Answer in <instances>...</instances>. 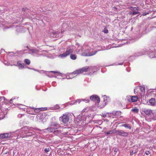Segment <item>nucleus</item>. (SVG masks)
Listing matches in <instances>:
<instances>
[{"instance_id":"f257e3e1","label":"nucleus","mask_w":156,"mask_h":156,"mask_svg":"<svg viewBox=\"0 0 156 156\" xmlns=\"http://www.w3.org/2000/svg\"><path fill=\"white\" fill-rule=\"evenodd\" d=\"M61 127L60 125L56 122H52L51 123L50 126L47 128L43 129L42 131L43 132L52 133L55 135H58L60 134L61 131L58 130V129Z\"/></svg>"},{"instance_id":"f03ea898","label":"nucleus","mask_w":156,"mask_h":156,"mask_svg":"<svg viewBox=\"0 0 156 156\" xmlns=\"http://www.w3.org/2000/svg\"><path fill=\"white\" fill-rule=\"evenodd\" d=\"M96 67L91 66H85L81 69L76 70L73 72L74 74H78L82 73L85 72H89V74L90 75H93L96 72Z\"/></svg>"},{"instance_id":"7ed1b4c3","label":"nucleus","mask_w":156,"mask_h":156,"mask_svg":"<svg viewBox=\"0 0 156 156\" xmlns=\"http://www.w3.org/2000/svg\"><path fill=\"white\" fill-rule=\"evenodd\" d=\"M135 96H131V98H138V97L146 98L147 95L145 93V88L144 86H139L136 87L134 90Z\"/></svg>"},{"instance_id":"20e7f679","label":"nucleus","mask_w":156,"mask_h":156,"mask_svg":"<svg viewBox=\"0 0 156 156\" xmlns=\"http://www.w3.org/2000/svg\"><path fill=\"white\" fill-rule=\"evenodd\" d=\"M91 100L95 103H98V107L102 108L104 107L108 102L107 98H90Z\"/></svg>"},{"instance_id":"39448f33","label":"nucleus","mask_w":156,"mask_h":156,"mask_svg":"<svg viewBox=\"0 0 156 156\" xmlns=\"http://www.w3.org/2000/svg\"><path fill=\"white\" fill-rule=\"evenodd\" d=\"M29 130V128L28 126H25L22 128L21 129L18 130V131H20L19 132H21L22 133H24L25 134H26V135L24 136H23L21 134L20 137L23 138L34 134V132H30Z\"/></svg>"},{"instance_id":"423d86ee","label":"nucleus","mask_w":156,"mask_h":156,"mask_svg":"<svg viewBox=\"0 0 156 156\" xmlns=\"http://www.w3.org/2000/svg\"><path fill=\"white\" fill-rule=\"evenodd\" d=\"M59 120L64 124H66L69 120L68 114L66 113L63 114L62 116L59 117Z\"/></svg>"},{"instance_id":"0eeeda50","label":"nucleus","mask_w":156,"mask_h":156,"mask_svg":"<svg viewBox=\"0 0 156 156\" xmlns=\"http://www.w3.org/2000/svg\"><path fill=\"white\" fill-rule=\"evenodd\" d=\"M90 100L88 98H85L83 99H78L76 101H72L71 102L70 105H73L76 104L78 101V103H80V102L83 101L85 103L89 102Z\"/></svg>"},{"instance_id":"6e6552de","label":"nucleus","mask_w":156,"mask_h":156,"mask_svg":"<svg viewBox=\"0 0 156 156\" xmlns=\"http://www.w3.org/2000/svg\"><path fill=\"white\" fill-rule=\"evenodd\" d=\"M73 52V50L70 48L68 47L66 49V51L63 54H61L60 56L62 57H65L69 55L70 54Z\"/></svg>"},{"instance_id":"1a4fd4ad","label":"nucleus","mask_w":156,"mask_h":156,"mask_svg":"<svg viewBox=\"0 0 156 156\" xmlns=\"http://www.w3.org/2000/svg\"><path fill=\"white\" fill-rule=\"evenodd\" d=\"M116 133L120 136H126L128 135L127 132H125L122 130H116Z\"/></svg>"},{"instance_id":"9d476101","label":"nucleus","mask_w":156,"mask_h":156,"mask_svg":"<svg viewBox=\"0 0 156 156\" xmlns=\"http://www.w3.org/2000/svg\"><path fill=\"white\" fill-rule=\"evenodd\" d=\"M142 111L144 112L145 114L148 115L152 116V112L151 110L147 108H143L142 109Z\"/></svg>"},{"instance_id":"9b49d317","label":"nucleus","mask_w":156,"mask_h":156,"mask_svg":"<svg viewBox=\"0 0 156 156\" xmlns=\"http://www.w3.org/2000/svg\"><path fill=\"white\" fill-rule=\"evenodd\" d=\"M32 109H34V111L31 113V114L32 115H35L36 114L40 112L39 108H32Z\"/></svg>"},{"instance_id":"f8f14e48","label":"nucleus","mask_w":156,"mask_h":156,"mask_svg":"<svg viewBox=\"0 0 156 156\" xmlns=\"http://www.w3.org/2000/svg\"><path fill=\"white\" fill-rule=\"evenodd\" d=\"M11 135L9 133H4L0 135V138H2L10 137Z\"/></svg>"},{"instance_id":"ddd939ff","label":"nucleus","mask_w":156,"mask_h":156,"mask_svg":"<svg viewBox=\"0 0 156 156\" xmlns=\"http://www.w3.org/2000/svg\"><path fill=\"white\" fill-rule=\"evenodd\" d=\"M149 102L151 105L154 106L155 105L156 101L154 98H151L149 100Z\"/></svg>"},{"instance_id":"4468645a","label":"nucleus","mask_w":156,"mask_h":156,"mask_svg":"<svg viewBox=\"0 0 156 156\" xmlns=\"http://www.w3.org/2000/svg\"><path fill=\"white\" fill-rule=\"evenodd\" d=\"M128 102H134L138 100V98H127L126 100Z\"/></svg>"},{"instance_id":"2eb2a0df","label":"nucleus","mask_w":156,"mask_h":156,"mask_svg":"<svg viewBox=\"0 0 156 156\" xmlns=\"http://www.w3.org/2000/svg\"><path fill=\"white\" fill-rule=\"evenodd\" d=\"M121 114L120 111H114L111 113V115L115 116H119L121 115Z\"/></svg>"},{"instance_id":"dca6fc26","label":"nucleus","mask_w":156,"mask_h":156,"mask_svg":"<svg viewBox=\"0 0 156 156\" xmlns=\"http://www.w3.org/2000/svg\"><path fill=\"white\" fill-rule=\"evenodd\" d=\"M32 107H29L27 108H25V111H26L29 114H31V113L32 112H33V111H32L33 109H32Z\"/></svg>"},{"instance_id":"f3484780","label":"nucleus","mask_w":156,"mask_h":156,"mask_svg":"<svg viewBox=\"0 0 156 156\" xmlns=\"http://www.w3.org/2000/svg\"><path fill=\"white\" fill-rule=\"evenodd\" d=\"M4 102L6 104H9V103H11V101H12V99H11L10 100H8L7 98H4Z\"/></svg>"},{"instance_id":"a211bd4d","label":"nucleus","mask_w":156,"mask_h":156,"mask_svg":"<svg viewBox=\"0 0 156 156\" xmlns=\"http://www.w3.org/2000/svg\"><path fill=\"white\" fill-rule=\"evenodd\" d=\"M151 117L154 120H156V111L152 112V116Z\"/></svg>"},{"instance_id":"6ab92c4d","label":"nucleus","mask_w":156,"mask_h":156,"mask_svg":"<svg viewBox=\"0 0 156 156\" xmlns=\"http://www.w3.org/2000/svg\"><path fill=\"white\" fill-rule=\"evenodd\" d=\"M97 51H94V52H92L88 53H87V55H86V56H90L93 55L97 53Z\"/></svg>"},{"instance_id":"aec40b11","label":"nucleus","mask_w":156,"mask_h":156,"mask_svg":"<svg viewBox=\"0 0 156 156\" xmlns=\"http://www.w3.org/2000/svg\"><path fill=\"white\" fill-rule=\"evenodd\" d=\"M122 126H124L126 128H128L129 129H131V126L130 124H125L122 125Z\"/></svg>"},{"instance_id":"412c9836","label":"nucleus","mask_w":156,"mask_h":156,"mask_svg":"<svg viewBox=\"0 0 156 156\" xmlns=\"http://www.w3.org/2000/svg\"><path fill=\"white\" fill-rule=\"evenodd\" d=\"M64 130V131H66L67 132H66L63 133L64 134H66L68 133V131H70L71 130V129L70 128L67 127V128L64 127L63 128Z\"/></svg>"},{"instance_id":"4be33fe9","label":"nucleus","mask_w":156,"mask_h":156,"mask_svg":"<svg viewBox=\"0 0 156 156\" xmlns=\"http://www.w3.org/2000/svg\"><path fill=\"white\" fill-rule=\"evenodd\" d=\"M104 118L110 117L112 116L111 113H107L106 114H102Z\"/></svg>"},{"instance_id":"5701e85b","label":"nucleus","mask_w":156,"mask_h":156,"mask_svg":"<svg viewBox=\"0 0 156 156\" xmlns=\"http://www.w3.org/2000/svg\"><path fill=\"white\" fill-rule=\"evenodd\" d=\"M17 64L22 69L24 68V64L21 63L20 61L17 62Z\"/></svg>"},{"instance_id":"b1692460","label":"nucleus","mask_w":156,"mask_h":156,"mask_svg":"<svg viewBox=\"0 0 156 156\" xmlns=\"http://www.w3.org/2000/svg\"><path fill=\"white\" fill-rule=\"evenodd\" d=\"M18 106L19 108L22 109L25 111V108L24 107H25V106L20 104H18Z\"/></svg>"},{"instance_id":"393cba45","label":"nucleus","mask_w":156,"mask_h":156,"mask_svg":"<svg viewBox=\"0 0 156 156\" xmlns=\"http://www.w3.org/2000/svg\"><path fill=\"white\" fill-rule=\"evenodd\" d=\"M105 133L107 135L116 133V130H111L109 132H105Z\"/></svg>"},{"instance_id":"a878e982","label":"nucleus","mask_w":156,"mask_h":156,"mask_svg":"<svg viewBox=\"0 0 156 156\" xmlns=\"http://www.w3.org/2000/svg\"><path fill=\"white\" fill-rule=\"evenodd\" d=\"M70 57L73 60H75L76 58V56L75 55H71L70 56Z\"/></svg>"},{"instance_id":"bb28decb","label":"nucleus","mask_w":156,"mask_h":156,"mask_svg":"<svg viewBox=\"0 0 156 156\" xmlns=\"http://www.w3.org/2000/svg\"><path fill=\"white\" fill-rule=\"evenodd\" d=\"M131 111L132 112H134L135 113H137L138 112L139 110L137 108H133L131 110Z\"/></svg>"},{"instance_id":"cd10ccee","label":"nucleus","mask_w":156,"mask_h":156,"mask_svg":"<svg viewBox=\"0 0 156 156\" xmlns=\"http://www.w3.org/2000/svg\"><path fill=\"white\" fill-rule=\"evenodd\" d=\"M24 62L28 65H29L30 63V60L28 59H26L24 60Z\"/></svg>"},{"instance_id":"c85d7f7f","label":"nucleus","mask_w":156,"mask_h":156,"mask_svg":"<svg viewBox=\"0 0 156 156\" xmlns=\"http://www.w3.org/2000/svg\"><path fill=\"white\" fill-rule=\"evenodd\" d=\"M40 108V111L46 110L47 109V108Z\"/></svg>"},{"instance_id":"c756f323","label":"nucleus","mask_w":156,"mask_h":156,"mask_svg":"<svg viewBox=\"0 0 156 156\" xmlns=\"http://www.w3.org/2000/svg\"><path fill=\"white\" fill-rule=\"evenodd\" d=\"M139 13V12H131V13H130V14L131 15H135L136 14H138Z\"/></svg>"},{"instance_id":"7c9ffc66","label":"nucleus","mask_w":156,"mask_h":156,"mask_svg":"<svg viewBox=\"0 0 156 156\" xmlns=\"http://www.w3.org/2000/svg\"><path fill=\"white\" fill-rule=\"evenodd\" d=\"M59 108V106L58 105H57V106H56V108L55 107H51L50 108V109L51 110H54V109H58V108Z\"/></svg>"},{"instance_id":"2f4dec72","label":"nucleus","mask_w":156,"mask_h":156,"mask_svg":"<svg viewBox=\"0 0 156 156\" xmlns=\"http://www.w3.org/2000/svg\"><path fill=\"white\" fill-rule=\"evenodd\" d=\"M90 98H99L98 96L96 95H91Z\"/></svg>"},{"instance_id":"473e14b6","label":"nucleus","mask_w":156,"mask_h":156,"mask_svg":"<svg viewBox=\"0 0 156 156\" xmlns=\"http://www.w3.org/2000/svg\"><path fill=\"white\" fill-rule=\"evenodd\" d=\"M50 151V149L49 148H46L44 149V151L45 152L47 153Z\"/></svg>"},{"instance_id":"72a5a7b5","label":"nucleus","mask_w":156,"mask_h":156,"mask_svg":"<svg viewBox=\"0 0 156 156\" xmlns=\"http://www.w3.org/2000/svg\"><path fill=\"white\" fill-rule=\"evenodd\" d=\"M118 150V149L117 148H115L114 150V152H115V154L116 153Z\"/></svg>"},{"instance_id":"f704fd0d","label":"nucleus","mask_w":156,"mask_h":156,"mask_svg":"<svg viewBox=\"0 0 156 156\" xmlns=\"http://www.w3.org/2000/svg\"><path fill=\"white\" fill-rule=\"evenodd\" d=\"M104 32L105 33H108V30L107 29H104Z\"/></svg>"},{"instance_id":"c9c22d12","label":"nucleus","mask_w":156,"mask_h":156,"mask_svg":"<svg viewBox=\"0 0 156 156\" xmlns=\"http://www.w3.org/2000/svg\"><path fill=\"white\" fill-rule=\"evenodd\" d=\"M27 9V8H22V10L23 12H25Z\"/></svg>"},{"instance_id":"e433bc0d","label":"nucleus","mask_w":156,"mask_h":156,"mask_svg":"<svg viewBox=\"0 0 156 156\" xmlns=\"http://www.w3.org/2000/svg\"><path fill=\"white\" fill-rule=\"evenodd\" d=\"M145 153L147 155H148L150 154V153L149 151H147Z\"/></svg>"},{"instance_id":"4c0bfd02","label":"nucleus","mask_w":156,"mask_h":156,"mask_svg":"<svg viewBox=\"0 0 156 156\" xmlns=\"http://www.w3.org/2000/svg\"><path fill=\"white\" fill-rule=\"evenodd\" d=\"M50 72L54 73L55 74L58 73H59L57 71H51Z\"/></svg>"},{"instance_id":"58836bf2","label":"nucleus","mask_w":156,"mask_h":156,"mask_svg":"<svg viewBox=\"0 0 156 156\" xmlns=\"http://www.w3.org/2000/svg\"><path fill=\"white\" fill-rule=\"evenodd\" d=\"M134 8H135L137 10H140V9H139V8L138 7H134Z\"/></svg>"},{"instance_id":"ea45409f","label":"nucleus","mask_w":156,"mask_h":156,"mask_svg":"<svg viewBox=\"0 0 156 156\" xmlns=\"http://www.w3.org/2000/svg\"><path fill=\"white\" fill-rule=\"evenodd\" d=\"M131 153H132L134 154V153H136V152H134L133 151H132V152H131L130 154H131Z\"/></svg>"},{"instance_id":"a19ab883","label":"nucleus","mask_w":156,"mask_h":156,"mask_svg":"<svg viewBox=\"0 0 156 156\" xmlns=\"http://www.w3.org/2000/svg\"><path fill=\"white\" fill-rule=\"evenodd\" d=\"M131 8H134V7H132V6H130V8H129V9H131Z\"/></svg>"},{"instance_id":"79ce46f5","label":"nucleus","mask_w":156,"mask_h":156,"mask_svg":"<svg viewBox=\"0 0 156 156\" xmlns=\"http://www.w3.org/2000/svg\"><path fill=\"white\" fill-rule=\"evenodd\" d=\"M114 7L115 8V9H117V8H116L115 7Z\"/></svg>"},{"instance_id":"37998d69","label":"nucleus","mask_w":156,"mask_h":156,"mask_svg":"<svg viewBox=\"0 0 156 156\" xmlns=\"http://www.w3.org/2000/svg\"><path fill=\"white\" fill-rule=\"evenodd\" d=\"M105 96L106 97V95H104V96H103V97H105Z\"/></svg>"},{"instance_id":"c03bdc74","label":"nucleus","mask_w":156,"mask_h":156,"mask_svg":"<svg viewBox=\"0 0 156 156\" xmlns=\"http://www.w3.org/2000/svg\"><path fill=\"white\" fill-rule=\"evenodd\" d=\"M33 49L31 50V51H33Z\"/></svg>"},{"instance_id":"a18cd8bd","label":"nucleus","mask_w":156,"mask_h":156,"mask_svg":"<svg viewBox=\"0 0 156 156\" xmlns=\"http://www.w3.org/2000/svg\"><path fill=\"white\" fill-rule=\"evenodd\" d=\"M155 90H156V89H155Z\"/></svg>"}]
</instances>
